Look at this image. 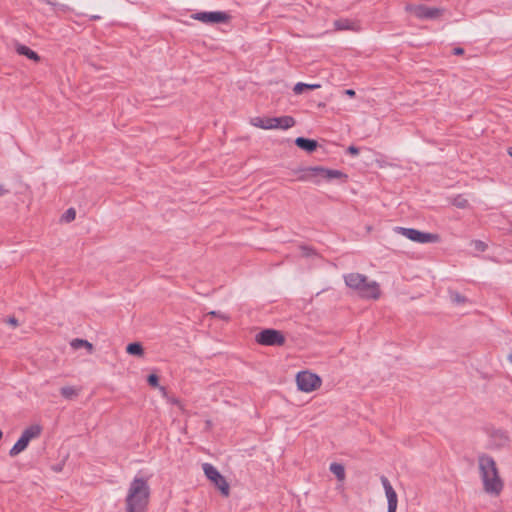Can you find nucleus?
Returning a JSON list of instances; mask_svg holds the SVG:
<instances>
[{
  "label": "nucleus",
  "mask_w": 512,
  "mask_h": 512,
  "mask_svg": "<svg viewBox=\"0 0 512 512\" xmlns=\"http://www.w3.org/2000/svg\"><path fill=\"white\" fill-rule=\"evenodd\" d=\"M273 129H289L295 125V119L292 116L272 117Z\"/></svg>",
  "instance_id": "13"
},
{
  "label": "nucleus",
  "mask_w": 512,
  "mask_h": 512,
  "mask_svg": "<svg viewBox=\"0 0 512 512\" xmlns=\"http://www.w3.org/2000/svg\"><path fill=\"white\" fill-rule=\"evenodd\" d=\"M203 471L206 477L214 483V485L222 492L223 495H229V485L226 479L219 473V471L209 463L203 464Z\"/></svg>",
  "instance_id": "9"
},
{
  "label": "nucleus",
  "mask_w": 512,
  "mask_h": 512,
  "mask_svg": "<svg viewBox=\"0 0 512 512\" xmlns=\"http://www.w3.org/2000/svg\"><path fill=\"white\" fill-rule=\"evenodd\" d=\"M477 460L483 490L489 495H500L504 488V482L500 477L495 460L485 453L479 454Z\"/></svg>",
  "instance_id": "1"
},
{
  "label": "nucleus",
  "mask_w": 512,
  "mask_h": 512,
  "mask_svg": "<svg viewBox=\"0 0 512 512\" xmlns=\"http://www.w3.org/2000/svg\"><path fill=\"white\" fill-rule=\"evenodd\" d=\"M6 322L14 327L18 325V320L15 317H9Z\"/></svg>",
  "instance_id": "29"
},
{
  "label": "nucleus",
  "mask_w": 512,
  "mask_h": 512,
  "mask_svg": "<svg viewBox=\"0 0 512 512\" xmlns=\"http://www.w3.org/2000/svg\"><path fill=\"white\" fill-rule=\"evenodd\" d=\"M150 497V487L146 479L135 477L128 488L125 499L127 512H146Z\"/></svg>",
  "instance_id": "2"
},
{
  "label": "nucleus",
  "mask_w": 512,
  "mask_h": 512,
  "mask_svg": "<svg viewBox=\"0 0 512 512\" xmlns=\"http://www.w3.org/2000/svg\"><path fill=\"white\" fill-rule=\"evenodd\" d=\"M381 483L383 485V488L385 490V494L387 497V512H396L397 511V505H398V498L395 490L393 489L392 485L390 484L389 480L385 477H381Z\"/></svg>",
  "instance_id": "12"
},
{
  "label": "nucleus",
  "mask_w": 512,
  "mask_h": 512,
  "mask_svg": "<svg viewBox=\"0 0 512 512\" xmlns=\"http://www.w3.org/2000/svg\"><path fill=\"white\" fill-rule=\"evenodd\" d=\"M345 284L355 290L361 298L377 300L380 297V286L360 273H349L344 276Z\"/></svg>",
  "instance_id": "3"
},
{
  "label": "nucleus",
  "mask_w": 512,
  "mask_h": 512,
  "mask_svg": "<svg viewBox=\"0 0 512 512\" xmlns=\"http://www.w3.org/2000/svg\"><path fill=\"white\" fill-rule=\"evenodd\" d=\"M453 54L454 55H462V54H464V49L461 47H455L453 49Z\"/></svg>",
  "instance_id": "30"
},
{
  "label": "nucleus",
  "mask_w": 512,
  "mask_h": 512,
  "mask_svg": "<svg viewBox=\"0 0 512 512\" xmlns=\"http://www.w3.org/2000/svg\"><path fill=\"white\" fill-rule=\"evenodd\" d=\"M301 172L302 174L299 176L298 180L313 181L316 184L320 182V179L327 181L341 179L345 182L348 178V176L340 170L328 169L322 166L307 167L302 169Z\"/></svg>",
  "instance_id": "4"
},
{
  "label": "nucleus",
  "mask_w": 512,
  "mask_h": 512,
  "mask_svg": "<svg viewBox=\"0 0 512 512\" xmlns=\"http://www.w3.org/2000/svg\"><path fill=\"white\" fill-rule=\"evenodd\" d=\"M347 152L353 156H356L359 154V148H357L356 146H349L348 149H347Z\"/></svg>",
  "instance_id": "28"
},
{
  "label": "nucleus",
  "mask_w": 512,
  "mask_h": 512,
  "mask_svg": "<svg viewBox=\"0 0 512 512\" xmlns=\"http://www.w3.org/2000/svg\"><path fill=\"white\" fill-rule=\"evenodd\" d=\"M471 245L474 247L475 250L480 252H484L487 249V244L481 240H473L471 242Z\"/></svg>",
  "instance_id": "25"
},
{
  "label": "nucleus",
  "mask_w": 512,
  "mask_h": 512,
  "mask_svg": "<svg viewBox=\"0 0 512 512\" xmlns=\"http://www.w3.org/2000/svg\"><path fill=\"white\" fill-rule=\"evenodd\" d=\"M295 144L298 148L307 151L308 153H312L318 147V142L313 139H308L304 137H298L295 139Z\"/></svg>",
  "instance_id": "14"
},
{
  "label": "nucleus",
  "mask_w": 512,
  "mask_h": 512,
  "mask_svg": "<svg viewBox=\"0 0 512 512\" xmlns=\"http://www.w3.org/2000/svg\"><path fill=\"white\" fill-rule=\"evenodd\" d=\"M345 94L350 97H353L355 95V91L352 89H347V90H345Z\"/></svg>",
  "instance_id": "32"
},
{
  "label": "nucleus",
  "mask_w": 512,
  "mask_h": 512,
  "mask_svg": "<svg viewBox=\"0 0 512 512\" xmlns=\"http://www.w3.org/2000/svg\"><path fill=\"white\" fill-rule=\"evenodd\" d=\"M41 431H42V429L39 425H31L28 428H26L22 432L18 441L10 449L9 455L11 457H15L18 454H20L21 452H23L27 448L29 442L32 439L37 438L41 434Z\"/></svg>",
  "instance_id": "5"
},
{
  "label": "nucleus",
  "mask_w": 512,
  "mask_h": 512,
  "mask_svg": "<svg viewBox=\"0 0 512 512\" xmlns=\"http://www.w3.org/2000/svg\"><path fill=\"white\" fill-rule=\"evenodd\" d=\"M320 87H321L320 84H306V83L299 82L294 86L293 91L295 94H301L304 90H314V89H318Z\"/></svg>",
  "instance_id": "21"
},
{
  "label": "nucleus",
  "mask_w": 512,
  "mask_h": 512,
  "mask_svg": "<svg viewBox=\"0 0 512 512\" xmlns=\"http://www.w3.org/2000/svg\"><path fill=\"white\" fill-rule=\"evenodd\" d=\"M16 52L19 55L26 56L28 59L33 60L35 62L40 61V56L35 51H33L32 49L23 44L16 45Z\"/></svg>",
  "instance_id": "15"
},
{
  "label": "nucleus",
  "mask_w": 512,
  "mask_h": 512,
  "mask_svg": "<svg viewBox=\"0 0 512 512\" xmlns=\"http://www.w3.org/2000/svg\"><path fill=\"white\" fill-rule=\"evenodd\" d=\"M330 471L336 476L338 480H343L345 478V469L342 464L339 463H331Z\"/></svg>",
  "instance_id": "20"
},
{
  "label": "nucleus",
  "mask_w": 512,
  "mask_h": 512,
  "mask_svg": "<svg viewBox=\"0 0 512 512\" xmlns=\"http://www.w3.org/2000/svg\"><path fill=\"white\" fill-rule=\"evenodd\" d=\"M9 192L2 184H0V196L7 194Z\"/></svg>",
  "instance_id": "31"
},
{
  "label": "nucleus",
  "mask_w": 512,
  "mask_h": 512,
  "mask_svg": "<svg viewBox=\"0 0 512 512\" xmlns=\"http://www.w3.org/2000/svg\"><path fill=\"white\" fill-rule=\"evenodd\" d=\"M46 3L50 4V5H56L55 3L51 2L50 0H46Z\"/></svg>",
  "instance_id": "35"
},
{
  "label": "nucleus",
  "mask_w": 512,
  "mask_h": 512,
  "mask_svg": "<svg viewBox=\"0 0 512 512\" xmlns=\"http://www.w3.org/2000/svg\"><path fill=\"white\" fill-rule=\"evenodd\" d=\"M298 389L303 392H312L321 386V378L309 371H301L296 376Z\"/></svg>",
  "instance_id": "7"
},
{
  "label": "nucleus",
  "mask_w": 512,
  "mask_h": 512,
  "mask_svg": "<svg viewBox=\"0 0 512 512\" xmlns=\"http://www.w3.org/2000/svg\"><path fill=\"white\" fill-rule=\"evenodd\" d=\"M191 18L203 23H226L230 15L222 11L197 12L191 15Z\"/></svg>",
  "instance_id": "11"
},
{
  "label": "nucleus",
  "mask_w": 512,
  "mask_h": 512,
  "mask_svg": "<svg viewBox=\"0 0 512 512\" xmlns=\"http://www.w3.org/2000/svg\"><path fill=\"white\" fill-rule=\"evenodd\" d=\"M2 437H3V432H2V430L0 429V440L2 439Z\"/></svg>",
  "instance_id": "36"
},
{
  "label": "nucleus",
  "mask_w": 512,
  "mask_h": 512,
  "mask_svg": "<svg viewBox=\"0 0 512 512\" xmlns=\"http://www.w3.org/2000/svg\"><path fill=\"white\" fill-rule=\"evenodd\" d=\"M453 205H455L458 208H466L468 206V201L461 195H458L453 199Z\"/></svg>",
  "instance_id": "23"
},
{
  "label": "nucleus",
  "mask_w": 512,
  "mask_h": 512,
  "mask_svg": "<svg viewBox=\"0 0 512 512\" xmlns=\"http://www.w3.org/2000/svg\"><path fill=\"white\" fill-rule=\"evenodd\" d=\"M406 10L419 19H436L442 15V10L425 5H407Z\"/></svg>",
  "instance_id": "10"
},
{
  "label": "nucleus",
  "mask_w": 512,
  "mask_h": 512,
  "mask_svg": "<svg viewBox=\"0 0 512 512\" xmlns=\"http://www.w3.org/2000/svg\"><path fill=\"white\" fill-rule=\"evenodd\" d=\"M395 231L417 243H435L439 240L437 234L422 232L414 228L396 227Z\"/></svg>",
  "instance_id": "6"
},
{
  "label": "nucleus",
  "mask_w": 512,
  "mask_h": 512,
  "mask_svg": "<svg viewBox=\"0 0 512 512\" xmlns=\"http://www.w3.org/2000/svg\"><path fill=\"white\" fill-rule=\"evenodd\" d=\"M334 26L337 30H352L357 31L359 28V25L349 19H339L334 22Z\"/></svg>",
  "instance_id": "16"
},
{
  "label": "nucleus",
  "mask_w": 512,
  "mask_h": 512,
  "mask_svg": "<svg viewBox=\"0 0 512 512\" xmlns=\"http://www.w3.org/2000/svg\"><path fill=\"white\" fill-rule=\"evenodd\" d=\"M451 300L455 304H462L466 302V298L458 292L451 293Z\"/></svg>",
  "instance_id": "26"
},
{
  "label": "nucleus",
  "mask_w": 512,
  "mask_h": 512,
  "mask_svg": "<svg viewBox=\"0 0 512 512\" xmlns=\"http://www.w3.org/2000/svg\"><path fill=\"white\" fill-rule=\"evenodd\" d=\"M147 382L154 388L159 387V377L156 374H150L147 378Z\"/></svg>",
  "instance_id": "27"
},
{
  "label": "nucleus",
  "mask_w": 512,
  "mask_h": 512,
  "mask_svg": "<svg viewBox=\"0 0 512 512\" xmlns=\"http://www.w3.org/2000/svg\"><path fill=\"white\" fill-rule=\"evenodd\" d=\"M76 217V211L74 208H69L68 210H66V212L63 214L62 216V220H64L65 222H71L75 219Z\"/></svg>",
  "instance_id": "24"
},
{
  "label": "nucleus",
  "mask_w": 512,
  "mask_h": 512,
  "mask_svg": "<svg viewBox=\"0 0 512 512\" xmlns=\"http://www.w3.org/2000/svg\"><path fill=\"white\" fill-rule=\"evenodd\" d=\"M126 352L130 355L142 356L144 354L143 347L140 343H130L126 347Z\"/></svg>",
  "instance_id": "19"
},
{
  "label": "nucleus",
  "mask_w": 512,
  "mask_h": 512,
  "mask_svg": "<svg viewBox=\"0 0 512 512\" xmlns=\"http://www.w3.org/2000/svg\"><path fill=\"white\" fill-rule=\"evenodd\" d=\"M256 342L264 346H282L285 343V337L278 330L264 329L256 335Z\"/></svg>",
  "instance_id": "8"
},
{
  "label": "nucleus",
  "mask_w": 512,
  "mask_h": 512,
  "mask_svg": "<svg viewBox=\"0 0 512 512\" xmlns=\"http://www.w3.org/2000/svg\"><path fill=\"white\" fill-rule=\"evenodd\" d=\"M508 154L512 157V147L508 149Z\"/></svg>",
  "instance_id": "34"
},
{
  "label": "nucleus",
  "mask_w": 512,
  "mask_h": 512,
  "mask_svg": "<svg viewBox=\"0 0 512 512\" xmlns=\"http://www.w3.org/2000/svg\"><path fill=\"white\" fill-rule=\"evenodd\" d=\"M70 345L73 349H80L82 347H85L88 350V353H92V351H93L92 343H90L89 341L84 340V339H79V338L73 339L71 341Z\"/></svg>",
  "instance_id": "18"
},
{
  "label": "nucleus",
  "mask_w": 512,
  "mask_h": 512,
  "mask_svg": "<svg viewBox=\"0 0 512 512\" xmlns=\"http://www.w3.org/2000/svg\"><path fill=\"white\" fill-rule=\"evenodd\" d=\"M251 124L261 129H273L272 117H254Z\"/></svg>",
  "instance_id": "17"
},
{
  "label": "nucleus",
  "mask_w": 512,
  "mask_h": 512,
  "mask_svg": "<svg viewBox=\"0 0 512 512\" xmlns=\"http://www.w3.org/2000/svg\"><path fill=\"white\" fill-rule=\"evenodd\" d=\"M60 392L61 395L67 399H71L77 395L76 389L71 386L62 387Z\"/></svg>",
  "instance_id": "22"
},
{
  "label": "nucleus",
  "mask_w": 512,
  "mask_h": 512,
  "mask_svg": "<svg viewBox=\"0 0 512 512\" xmlns=\"http://www.w3.org/2000/svg\"><path fill=\"white\" fill-rule=\"evenodd\" d=\"M508 361L512 364V354H509L507 357Z\"/></svg>",
  "instance_id": "33"
},
{
  "label": "nucleus",
  "mask_w": 512,
  "mask_h": 512,
  "mask_svg": "<svg viewBox=\"0 0 512 512\" xmlns=\"http://www.w3.org/2000/svg\"><path fill=\"white\" fill-rule=\"evenodd\" d=\"M99 16H93L92 19H99Z\"/></svg>",
  "instance_id": "37"
}]
</instances>
